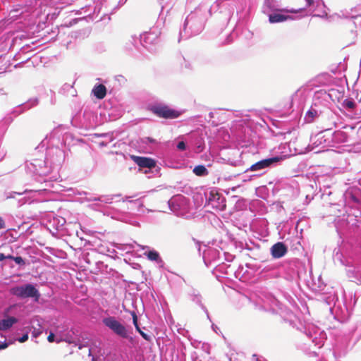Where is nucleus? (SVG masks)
<instances>
[{
	"mask_svg": "<svg viewBox=\"0 0 361 361\" xmlns=\"http://www.w3.org/2000/svg\"><path fill=\"white\" fill-rule=\"evenodd\" d=\"M224 0H216L209 9L207 6L200 5L191 12L185 18L183 27L179 32V39H188L192 35L199 34L204 28L207 18V13L211 15L213 10H217Z\"/></svg>",
	"mask_w": 361,
	"mask_h": 361,
	"instance_id": "1",
	"label": "nucleus"
},
{
	"mask_svg": "<svg viewBox=\"0 0 361 361\" xmlns=\"http://www.w3.org/2000/svg\"><path fill=\"white\" fill-rule=\"evenodd\" d=\"M64 159V153L59 147L49 148L47 157L34 159L25 162V170L32 175L44 176L48 175L55 166H59Z\"/></svg>",
	"mask_w": 361,
	"mask_h": 361,
	"instance_id": "2",
	"label": "nucleus"
},
{
	"mask_svg": "<svg viewBox=\"0 0 361 361\" xmlns=\"http://www.w3.org/2000/svg\"><path fill=\"white\" fill-rule=\"evenodd\" d=\"M282 160V156H275L263 159L252 164L245 172L246 173H253V174L250 175V177H259L265 173L270 169L279 165Z\"/></svg>",
	"mask_w": 361,
	"mask_h": 361,
	"instance_id": "3",
	"label": "nucleus"
},
{
	"mask_svg": "<svg viewBox=\"0 0 361 361\" xmlns=\"http://www.w3.org/2000/svg\"><path fill=\"white\" fill-rule=\"evenodd\" d=\"M161 32L158 27H153L149 32L144 33L140 36V39L132 37L129 42L125 45V49L127 51H131L133 47H135V43L139 41L141 44L147 49H150L151 45H155L159 42V37Z\"/></svg>",
	"mask_w": 361,
	"mask_h": 361,
	"instance_id": "4",
	"label": "nucleus"
},
{
	"mask_svg": "<svg viewBox=\"0 0 361 361\" xmlns=\"http://www.w3.org/2000/svg\"><path fill=\"white\" fill-rule=\"evenodd\" d=\"M203 260L207 267L214 266L216 271L228 274L227 269L230 266L226 268V264L219 263L221 261V252L219 250L211 247H207L203 252Z\"/></svg>",
	"mask_w": 361,
	"mask_h": 361,
	"instance_id": "5",
	"label": "nucleus"
},
{
	"mask_svg": "<svg viewBox=\"0 0 361 361\" xmlns=\"http://www.w3.org/2000/svg\"><path fill=\"white\" fill-rule=\"evenodd\" d=\"M103 324L110 329L114 334L121 338L132 340L129 336L127 327L114 316H109L102 319Z\"/></svg>",
	"mask_w": 361,
	"mask_h": 361,
	"instance_id": "6",
	"label": "nucleus"
},
{
	"mask_svg": "<svg viewBox=\"0 0 361 361\" xmlns=\"http://www.w3.org/2000/svg\"><path fill=\"white\" fill-rule=\"evenodd\" d=\"M206 200L205 207L223 211L226 209V199L224 195L216 189L204 192Z\"/></svg>",
	"mask_w": 361,
	"mask_h": 361,
	"instance_id": "7",
	"label": "nucleus"
},
{
	"mask_svg": "<svg viewBox=\"0 0 361 361\" xmlns=\"http://www.w3.org/2000/svg\"><path fill=\"white\" fill-rule=\"evenodd\" d=\"M11 293L21 299L32 298L35 301H38L40 298L39 290L32 283L13 287Z\"/></svg>",
	"mask_w": 361,
	"mask_h": 361,
	"instance_id": "8",
	"label": "nucleus"
},
{
	"mask_svg": "<svg viewBox=\"0 0 361 361\" xmlns=\"http://www.w3.org/2000/svg\"><path fill=\"white\" fill-rule=\"evenodd\" d=\"M169 207L176 215L184 216L188 211V200L181 195H176L168 201Z\"/></svg>",
	"mask_w": 361,
	"mask_h": 361,
	"instance_id": "9",
	"label": "nucleus"
},
{
	"mask_svg": "<svg viewBox=\"0 0 361 361\" xmlns=\"http://www.w3.org/2000/svg\"><path fill=\"white\" fill-rule=\"evenodd\" d=\"M49 191L47 188H40L37 190H25L23 192H8L6 193V197L7 199L9 198H15L16 195H24V197L19 200L20 205H23L27 202L30 203L32 201H30V196H27L28 194L31 195V197L36 198L38 195H44Z\"/></svg>",
	"mask_w": 361,
	"mask_h": 361,
	"instance_id": "10",
	"label": "nucleus"
},
{
	"mask_svg": "<svg viewBox=\"0 0 361 361\" xmlns=\"http://www.w3.org/2000/svg\"><path fill=\"white\" fill-rule=\"evenodd\" d=\"M65 224L64 218L50 214L48 215L46 227L53 235H56L57 232L63 228Z\"/></svg>",
	"mask_w": 361,
	"mask_h": 361,
	"instance_id": "11",
	"label": "nucleus"
},
{
	"mask_svg": "<svg viewBox=\"0 0 361 361\" xmlns=\"http://www.w3.org/2000/svg\"><path fill=\"white\" fill-rule=\"evenodd\" d=\"M152 111L159 117L164 118H176L180 115V112L165 105H154L152 107Z\"/></svg>",
	"mask_w": 361,
	"mask_h": 361,
	"instance_id": "12",
	"label": "nucleus"
},
{
	"mask_svg": "<svg viewBox=\"0 0 361 361\" xmlns=\"http://www.w3.org/2000/svg\"><path fill=\"white\" fill-rule=\"evenodd\" d=\"M344 90L343 88H331L328 91L321 90L317 92V97L322 98L325 101L331 100L333 102H339L343 97Z\"/></svg>",
	"mask_w": 361,
	"mask_h": 361,
	"instance_id": "13",
	"label": "nucleus"
},
{
	"mask_svg": "<svg viewBox=\"0 0 361 361\" xmlns=\"http://www.w3.org/2000/svg\"><path fill=\"white\" fill-rule=\"evenodd\" d=\"M73 332L72 331H68V329L64 331L63 335H58L57 338L56 339V343H59L62 341H65L70 344H75L78 346L79 349H82L84 347L89 345V341H82L80 342L79 339H76L73 337Z\"/></svg>",
	"mask_w": 361,
	"mask_h": 361,
	"instance_id": "14",
	"label": "nucleus"
},
{
	"mask_svg": "<svg viewBox=\"0 0 361 361\" xmlns=\"http://www.w3.org/2000/svg\"><path fill=\"white\" fill-rule=\"evenodd\" d=\"M134 162L141 168L152 169L155 167L156 161L151 158L133 155L131 157Z\"/></svg>",
	"mask_w": 361,
	"mask_h": 361,
	"instance_id": "15",
	"label": "nucleus"
},
{
	"mask_svg": "<svg viewBox=\"0 0 361 361\" xmlns=\"http://www.w3.org/2000/svg\"><path fill=\"white\" fill-rule=\"evenodd\" d=\"M287 252V247L282 242H278L271 247V254L276 259L283 257Z\"/></svg>",
	"mask_w": 361,
	"mask_h": 361,
	"instance_id": "16",
	"label": "nucleus"
},
{
	"mask_svg": "<svg viewBox=\"0 0 361 361\" xmlns=\"http://www.w3.org/2000/svg\"><path fill=\"white\" fill-rule=\"evenodd\" d=\"M116 195H99V196H91L90 197H87V201H96L99 203L94 204L92 205L94 206H102V204H111L114 200V197Z\"/></svg>",
	"mask_w": 361,
	"mask_h": 361,
	"instance_id": "17",
	"label": "nucleus"
},
{
	"mask_svg": "<svg viewBox=\"0 0 361 361\" xmlns=\"http://www.w3.org/2000/svg\"><path fill=\"white\" fill-rule=\"evenodd\" d=\"M279 267L275 264H268L262 270V274L269 278H278L280 276Z\"/></svg>",
	"mask_w": 361,
	"mask_h": 361,
	"instance_id": "18",
	"label": "nucleus"
},
{
	"mask_svg": "<svg viewBox=\"0 0 361 361\" xmlns=\"http://www.w3.org/2000/svg\"><path fill=\"white\" fill-rule=\"evenodd\" d=\"M308 94V89L304 87H300L292 96V102L302 103Z\"/></svg>",
	"mask_w": 361,
	"mask_h": 361,
	"instance_id": "19",
	"label": "nucleus"
},
{
	"mask_svg": "<svg viewBox=\"0 0 361 361\" xmlns=\"http://www.w3.org/2000/svg\"><path fill=\"white\" fill-rule=\"evenodd\" d=\"M317 104L314 103L310 109L306 112L305 116V121L307 123H312L315 118L319 116L321 111H319L317 108Z\"/></svg>",
	"mask_w": 361,
	"mask_h": 361,
	"instance_id": "20",
	"label": "nucleus"
},
{
	"mask_svg": "<svg viewBox=\"0 0 361 361\" xmlns=\"http://www.w3.org/2000/svg\"><path fill=\"white\" fill-rule=\"evenodd\" d=\"M131 316L133 318V324L135 326V328L136 331L140 334V336L147 341H151L152 336L150 335H148L145 334L144 331L141 330V329L139 326L138 321H137V316L136 313L133 311L131 312Z\"/></svg>",
	"mask_w": 361,
	"mask_h": 361,
	"instance_id": "21",
	"label": "nucleus"
},
{
	"mask_svg": "<svg viewBox=\"0 0 361 361\" xmlns=\"http://www.w3.org/2000/svg\"><path fill=\"white\" fill-rule=\"evenodd\" d=\"M332 141L336 144H341L348 142V135L342 130L335 131L332 135Z\"/></svg>",
	"mask_w": 361,
	"mask_h": 361,
	"instance_id": "22",
	"label": "nucleus"
},
{
	"mask_svg": "<svg viewBox=\"0 0 361 361\" xmlns=\"http://www.w3.org/2000/svg\"><path fill=\"white\" fill-rule=\"evenodd\" d=\"M18 322L17 319L13 317H9L6 319L0 320V331H7Z\"/></svg>",
	"mask_w": 361,
	"mask_h": 361,
	"instance_id": "23",
	"label": "nucleus"
},
{
	"mask_svg": "<svg viewBox=\"0 0 361 361\" xmlns=\"http://www.w3.org/2000/svg\"><path fill=\"white\" fill-rule=\"evenodd\" d=\"M288 19H292V18L289 16H286L278 13H271L269 16V21L271 23H281L287 20Z\"/></svg>",
	"mask_w": 361,
	"mask_h": 361,
	"instance_id": "24",
	"label": "nucleus"
},
{
	"mask_svg": "<svg viewBox=\"0 0 361 361\" xmlns=\"http://www.w3.org/2000/svg\"><path fill=\"white\" fill-rule=\"evenodd\" d=\"M326 141V140L324 138V135H323L322 133L317 134L312 139V145H314L312 149L319 147V152L321 149L325 148L326 145L323 144L325 143Z\"/></svg>",
	"mask_w": 361,
	"mask_h": 361,
	"instance_id": "25",
	"label": "nucleus"
},
{
	"mask_svg": "<svg viewBox=\"0 0 361 361\" xmlns=\"http://www.w3.org/2000/svg\"><path fill=\"white\" fill-rule=\"evenodd\" d=\"M144 255L147 256L148 259L156 262L159 266L161 267L164 264V262L160 257V255L157 251L154 250H148L145 252Z\"/></svg>",
	"mask_w": 361,
	"mask_h": 361,
	"instance_id": "26",
	"label": "nucleus"
},
{
	"mask_svg": "<svg viewBox=\"0 0 361 361\" xmlns=\"http://www.w3.org/2000/svg\"><path fill=\"white\" fill-rule=\"evenodd\" d=\"M92 93L97 99H102L106 94V88L102 84L97 85L93 87Z\"/></svg>",
	"mask_w": 361,
	"mask_h": 361,
	"instance_id": "27",
	"label": "nucleus"
},
{
	"mask_svg": "<svg viewBox=\"0 0 361 361\" xmlns=\"http://www.w3.org/2000/svg\"><path fill=\"white\" fill-rule=\"evenodd\" d=\"M192 172L197 176H206L209 174L207 169L204 165L196 166Z\"/></svg>",
	"mask_w": 361,
	"mask_h": 361,
	"instance_id": "28",
	"label": "nucleus"
},
{
	"mask_svg": "<svg viewBox=\"0 0 361 361\" xmlns=\"http://www.w3.org/2000/svg\"><path fill=\"white\" fill-rule=\"evenodd\" d=\"M348 25L350 27L354 25L356 28L361 30V14L351 16L350 20L348 21Z\"/></svg>",
	"mask_w": 361,
	"mask_h": 361,
	"instance_id": "29",
	"label": "nucleus"
},
{
	"mask_svg": "<svg viewBox=\"0 0 361 361\" xmlns=\"http://www.w3.org/2000/svg\"><path fill=\"white\" fill-rule=\"evenodd\" d=\"M38 104V99L37 98L32 99L23 104L19 109L20 112L30 109V108L35 106Z\"/></svg>",
	"mask_w": 361,
	"mask_h": 361,
	"instance_id": "30",
	"label": "nucleus"
},
{
	"mask_svg": "<svg viewBox=\"0 0 361 361\" xmlns=\"http://www.w3.org/2000/svg\"><path fill=\"white\" fill-rule=\"evenodd\" d=\"M191 300L192 302L196 303L197 305H199L202 310L206 312L207 317H209V313L206 307L202 304V297L200 294H193L191 295Z\"/></svg>",
	"mask_w": 361,
	"mask_h": 361,
	"instance_id": "31",
	"label": "nucleus"
},
{
	"mask_svg": "<svg viewBox=\"0 0 361 361\" xmlns=\"http://www.w3.org/2000/svg\"><path fill=\"white\" fill-rule=\"evenodd\" d=\"M345 200H350L354 203H358L359 199L357 197L356 194L353 192V190H348L345 194Z\"/></svg>",
	"mask_w": 361,
	"mask_h": 361,
	"instance_id": "32",
	"label": "nucleus"
},
{
	"mask_svg": "<svg viewBox=\"0 0 361 361\" xmlns=\"http://www.w3.org/2000/svg\"><path fill=\"white\" fill-rule=\"evenodd\" d=\"M307 336L312 339V342L314 343V345L317 346L318 348H320L324 345V338H318L317 336L312 337V336Z\"/></svg>",
	"mask_w": 361,
	"mask_h": 361,
	"instance_id": "33",
	"label": "nucleus"
},
{
	"mask_svg": "<svg viewBox=\"0 0 361 361\" xmlns=\"http://www.w3.org/2000/svg\"><path fill=\"white\" fill-rule=\"evenodd\" d=\"M343 106L348 109H353L356 104L353 99H346L343 102Z\"/></svg>",
	"mask_w": 361,
	"mask_h": 361,
	"instance_id": "34",
	"label": "nucleus"
},
{
	"mask_svg": "<svg viewBox=\"0 0 361 361\" xmlns=\"http://www.w3.org/2000/svg\"><path fill=\"white\" fill-rule=\"evenodd\" d=\"M141 142L143 144H146L147 145H153L157 144V141L154 139L149 137H145L141 138Z\"/></svg>",
	"mask_w": 361,
	"mask_h": 361,
	"instance_id": "35",
	"label": "nucleus"
},
{
	"mask_svg": "<svg viewBox=\"0 0 361 361\" xmlns=\"http://www.w3.org/2000/svg\"><path fill=\"white\" fill-rule=\"evenodd\" d=\"M295 262H293L289 264V267L290 269H291L290 270V272L288 274V278L290 279H293L294 277H295L298 274V272L297 271H295L293 267H294L295 264Z\"/></svg>",
	"mask_w": 361,
	"mask_h": 361,
	"instance_id": "36",
	"label": "nucleus"
},
{
	"mask_svg": "<svg viewBox=\"0 0 361 361\" xmlns=\"http://www.w3.org/2000/svg\"><path fill=\"white\" fill-rule=\"evenodd\" d=\"M132 204L135 207H137V211L138 212H144V211L142 210L143 204H142V202L140 200H136L135 201L132 202Z\"/></svg>",
	"mask_w": 361,
	"mask_h": 361,
	"instance_id": "37",
	"label": "nucleus"
},
{
	"mask_svg": "<svg viewBox=\"0 0 361 361\" xmlns=\"http://www.w3.org/2000/svg\"><path fill=\"white\" fill-rule=\"evenodd\" d=\"M13 261L20 266H24L25 264V260L20 256L14 257Z\"/></svg>",
	"mask_w": 361,
	"mask_h": 361,
	"instance_id": "38",
	"label": "nucleus"
},
{
	"mask_svg": "<svg viewBox=\"0 0 361 361\" xmlns=\"http://www.w3.org/2000/svg\"><path fill=\"white\" fill-rule=\"evenodd\" d=\"M356 91V98L360 102H361V83L357 84Z\"/></svg>",
	"mask_w": 361,
	"mask_h": 361,
	"instance_id": "39",
	"label": "nucleus"
},
{
	"mask_svg": "<svg viewBox=\"0 0 361 361\" xmlns=\"http://www.w3.org/2000/svg\"><path fill=\"white\" fill-rule=\"evenodd\" d=\"M176 147L178 149L183 151L186 149V145L183 141H180L177 144Z\"/></svg>",
	"mask_w": 361,
	"mask_h": 361,
	"instance_id": "40",
	"label": "nucleus"
},
{
	"mask_svg": "<svg viewBox=\"0 0 361 361\" xmlns=\"http://www.w3.org/2000/svg\"><path fill=\"white\" fill-rule=\"evenodd\" d=\"M42 331L41 329V327H39V329L34 328V330L32 331V334L33 337L37 338L42 334Z\"/></svg>",
	"mask_w": 361,
	"mask_h": 361,
	"instance_id": "41",
	"label": "nucleus"
},
{
	"mask_svg": "<svg viewBox=\"0 0 361 361\" xmlns=\"http://www.w3.org/2000/svg\"><path fill=\"white\" fill-rule=\"evenodd\" d=\"M56 334L50 332L49 335L47 337L48 341L50 342V343L56 342Z\"/></svg>",
	"mask_w": 361,
	"mask_h": 361,
	"instance_id": "42",
	"label": "nucleus"
},
{
	"mask_svg": "<svg viewBox=\"0 0 361 361\" xmlns=\"http://www.w3.org/2000/svg\"><path fill=\"white\" fill-rule=\"evenodd\" d=\"M27 339H28V333H25L21 337H19L18 338H17V341H19L20 343H24L26 341H27Z\"/></svg>",
	"mask_w": 361,
	"mask_h": 361,
	"instance_id": "43",
	"label": "nucleus"
},
{
	"mask_svg": "<svg viewBox=\"0 0 361 361\" xmlns=\"http://www.w3.org/2000/svg\"><path fill=\"white\" fill-rule=\"evenodd\" d=\"M6 154L5 149L1 147V143L0 142V161L3 159Z\"/></svg>",
	"mask_w": 361,
	"mask_h": 361,
	"instance_id": "44",
	"label": "nucleus"
},
{
	"mask_svg": "<svg viewBox=\"0 0 361 361\" xmlns=\"http://www.w3.org/2000/svg\"><path fill=\"white\" fill-rule=\"evenodd\" d=\"M73 88V85H70V84H64L61 88V90L63 91H66V90H69Z\"/></svg>",
	"mask_w": 361,
	"mask_h": 361,
	"instance_id": "45",
	"label": "nucleus"
},
{
	"mask_svg": "<svg viewBox=\"0 0 361 361\" xmlns=\"http://www.w3.org/2000/svg\"><path fill=\"white\" fill-rule=\"evenodd\" d=\"M48 139V137H47L44 140H42V142H41L40 145L37 147V148H39V147H44L45 146H47V148H48V142L47 141Z\"/></svg>",
	"mask_w": 361,
	"mask_h": 361,
	"instance_id": "46",
	"label": "nucleus"
},
{
	"mask_svg": "<svg viewBox=\"0 0 361 361\" xmlns=\"http://www.w3.org/2000/svg\"><path fill=\"white\" fill-rule=\"evenodd\" d=\"M6 228L5 221L2 217L0 216V229Z\"/></svg>",
	"mask_w": 361,
	"mask_h": 361,
	"instance_id": "47",
	"label": "nucleus"
},
{
	"mask_svg": "<svg viewBox=\"0 0 361 361\" xmlns=\"http://www.w3.org/2000/svg\"><path fill=\"white\" fill-rule=\"evenodd\" d=\"M357 32V30L355 32H354L353 30H351V31H350V39L353 41L355 39V37L357 36V34H356Z\"/></svg>",
	"mask_w": 361,
	"mask_h": 361,
	"instance_id": "48",
	"label": "nucleus"
},
{
	"mask_svg": "<svg viewBox=\"0 0 361 361\" xmlns=\"http://www.w3.org/2000/svg\"><path fill=\"white\" fill-rule=\"evenodd\" d=\"M7 129V127L5 125L0 126V132L4 135Z\"/></svg>",
	"mask_w": 361,
	"mask_h": 361,
	"instance_id": "49",
	"label": "nucleus"
},
{
	"mask_svg": "<svg viewBox=\"0 0 361 361\" xmlns=\"http://www.w3.org/2000/svg\"><path fill=\"white\" fill-rule=\"evenodd\" d=\"M302 10H303V8H300L298 10L290 9V10H287V12L290 13H297L298 12L302 11Z\"/></svg>",
	"mask_w": 361,
	"mask_h": 361,
	"instance_id": "50",
	"label": "nucleus"
},
{
	"mask_svg": "<svg viewBox=\"0 0 361 361\" xmlns=\"http://www.w3.org/2000/svg\"><path fill=\"white\" fill-rule=\"evenodd\" d=\"M8 346V344L6 342H4L0 344V349H6Z\"/></svg>",
	"mask_w": 361,
	"mask_h": 361,
	"instance_id": "51",
	"label": "nucleus"
},
{
	"mask_svg": "<svg viewBox=\"0 0 361 361\" xmlns=\"http://www.w3.org/2000/svg\"><path fill=\"white\" fill-rule=\"evenodd\" d=\"M307 6H311L314 4V0H305Z\"/></svg>",
	"mask_w": 361,
	"mask_h": 361,
	"instance_id": "52",
	"label": "nucleus"
},
{
	"mask_svg": "<svg viewBox=\"0 0 361 361\" xmlns=\"http://www.w3.org/2000/svg\"><path fill=\"white\" fill-rule=\"evenodd\" d=\"M166 8H167V7H166V6H162V7H161V13H160V15H159V19L161 18V16L162 15H164V9H166Z\"/></svg>",
	"mask_w": 361,
	"mask_h": 361,
	"instance_id": "53",
	"label": "nucleus"
},
{
	"mask_svg": "<svg viewBox=\"0 0 361 361\" xmlns=\"http://www.w3.org/2000/svg\"><path fill=\"white\" fill-rule=\"evenodd\" d=\"M6 259V255L4 253H0V262Z\"/></svg>",
	"mask_w": 361,
	"mask_h": 361,
	"instance_id": "54",
	"label": "nucleus"
},
{
	"mask_svg": "<svg viewBox=\"0 0 361 361\" xmlns=\"http://www.w3.org/2000/svg\"><path fill=\"white\" fill-rule=\"evenodd\" d=\"M13 258H14V256H12V255H6V259H12V260H13Z\"/></svg>",
	"mask_w": 361,
	"mask_h": 361,
	"instance_id": "55",
	"label": "nucleus"
},
{
	"mask_svg": "<svg viewBox=\"0 0 361 361\" xmlns=\"http://www.w3.org/2000/svg\"><path fill=\"white\" fill-rule=\"evenodd\" d=\"M57 334L58 335H63L64 334V331H56V335L57 336Z\"/></svg>",
	"mask_w": 361,
	"mask_h": 361,
	"instance_id": "56",
	"label": "nucleus"
},
{
	"mask_svg": "<svg viewBox=\"0 0 361 361\" xmlns=\"http://www.w3.org/2000/svg\"><path fill=\"white\" fill-rule=\"evenodd\" d=\"M209 118H213L214 117V112H210L209 114Z\"/></svg>",
	"mask_w": 361,
	"mask_h": 361,
	"instance_id": "57",
	"label": "nucleus"
},
{
	"mask_svg": "<svg viewBox=\"0 0 361 361\" xmlns=\"http://www.w3.org/2000/svg\"><path fill=\"white\" fill-rule=\"evenodd\" d=\"M139 247L142 248V250L148 249L149 247L147 246H141L140 245H137Z\"/></svg>",
	"mask_w": 361,
	"mask_h": 361,
	"instance_id": "58",
	"label": "nucleus"
},
{
	"mask_svg": "<svg viewBox=\"0 0 361 361\" xmlns=\"http://www.w3.org/2000/svg\"><path fill=\"white\" fill-rule=\"evenodd\" d=\"M92 355V349L90 348L89 349V356H91Z\"/></svg>",
	"mask_w": 361,
	"mask_h": 361,
	"instance_id": "59",
	"label": "nucleus"
},
{
	"mask_svg": "<svg viewBox=\"0 0 361 361\" xmlns=\"http://www.w3.org/2000/svg\"><path fill=\"white\" fill-rule=\"evenodd\" d=\"M257 361H266L264 359H259V358H257Z\"/></svg>",
	"mask_w": 361,
	"mask_h": 361,
	"instance_id": "60",
	"label": "nucleus"
},
{
	"mask_svg": "<svg viewBox=\"0 0 361 361\" xmlns=\"http://www.w3.org/2000/svg\"><path fill=\"white\" fill-rule=\"evenodd\" d=\"M318 361H326V359H324V358H321V359H319Z\"/></svg>",
	"mask_w": 361,
	"mask_h": 361,
	"instance_id": "61",
	"label": "nucleus"
},
{
	"mask_svg": "<svg viewBox=\"0 0 361 361\" xmlns=\"http://www.w3.org/2000/svg\"><path fill=\"white\" fill-rule=\"evenodd\" d=\"M44 183H46V185H47V184H48V183H49V184H51V183H50V182H47V180H44Z\"/></svg>",
	"mask_w": 361,
	"mask_h": 361,
	"instance_id": "62",
	"label": "nucleus"
},
{
	"mask_svg": "<svg viewBox=\"0 0 361 361\" xmlns=\"http://www.w3.org/2000/svg\"><path fill=\"white\" fill-rule=\"evenodd\" d=\"M92 361H97V360H96V358H95L94 357H92Z\"/></svg>",
	"mask_w": 361,
	"mask_h": 361,
	"instance_id": "63",
	"label": "nucleus"
}]
</instances>
